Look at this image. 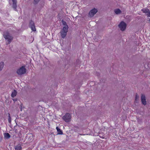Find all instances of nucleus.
I'll return each mask as SVG.
<instances>
[{"label": "nucleus", "mask_w": 150, "mask_h": 150, "mask_svg": "<svg viewBox=\"0 0 150 150\" xmlns=\"http://www.w3.org/2000/svg\"><path fill=\"white\" fill-rule=\"evenodd\" d=\"M4 38L7 41L6 42L7 45L9 44L13 39V37L8 32L4 33Z\"/></svg>", "instance_id": "1"}, {"label": "nucleus", "mask_w": 150, "mask_h": 150, "mask_svg": "<svg viewBox=\"0 0 150 150\" xmlns=\"http://www.w3.org/2000/svg\"><path fill=\"white\" fill-rule=\"evenodd\" d=\"M68 28V26H66V27H63L61 30L60 33L61 36L62 38H64L66 36Z\"/></svg>", "instance_id": "2"}, {"label": "nucleus", "mask_w": 150, "mask_h": 150, "mask_svg": "<svg viewBox=\"0 0 150 150\" xmlns=\"http://www.w3.org/2000/svg\"><path fill=\"white\" fill-rule=\"evenodd\" d=\"M71 116L69 113H66L63 117V119L66 122H69L71 121Z\"/></svg>", "instance_id": "3"}, {"label": "nucleus", "mask_w": 150, "mask_h": 150, "mask_svg": "<svg viewBox=\"0 0 150 150\" xmlns=\"http://www.w3.org/2000/svg\"><path fill=\"white\" fill-rule=\"evenodd\" d=\"M26 70L25 67L22 66L17 70V73L18 75H21L25 74L26 72Z\"/></svg>", "instance_id": "4"}, {"label": "nucleus", "mask_w": 150, "mask_h": 150, "mask_svg": "<svg viewBox=\"0 0 150 150\" xmlns=\"http://www.w3.org/2000/svg\"><path fill=\"white\" fill-rule=\"evenodd\" d=\"M127 25L123 21L121 22L118 25L119 27L122 31H124L126 28Z\"/></svg>", "instance_id": "5"}, {"label": "nucleus", "mask_w": 150, "mask_h": 150, "mask_svg": "<svg viewBox=\"0 0 150 150\" xmlns=\"http://www.w3.org/2000/svg\"><path fill=\"white\" fill-rule=\"evenodd\" d=\"M98 11L96 9L93 8L91 10L89 13L88 16L90 17H93L97 12Z\"/></svg>", "instance_id": "6"}, {"label": "nucleus", "mask_w": 150, "mask_h": 150, "mask_svg": "<svg viewBox=\"0 0 150 150\" xmlns=\"http://www.w3.org/2000/svg\"><path fill=\"white\" fill-rule=\"evenodd\" d=\"M29 25L31 29L33 31H36V28L35 24L33 21H31L29 22Z\"/></svg>", "instance_id": "7"}, {"label": "nucleus", "mask_w": 150, "mask_h": 150, "mask_svg": "<svg viewBox=\"0 0 150 150\" xmlns=\"http://www.w3.org/2000/svg\"><path fill=\"white\" fill-rule=\"evenodd\" d=\"M142 11L144 13H146L147 17H150V12L148 8H144L142 10Z\"/></svg>", "instance_id": "8"}, {"label": "nucleus", "mask_w": 150, "mask_h": 150, "mask_svg": "<svg viewBox=\"0 0 150 150\" xmlns=\"http://www.w3.org/2000/svg\"><path fill=\"white\" fill-rule=\"evenodd\" d=\"M13 2L12 7L15 11H16L17 6V0H12Z\"/></svg>", "instance_id": "9"}, {"label": "nucleus", "mask_w": 150, "mask_h": 150, "mask_svg": "<svg viewBox=\"0 0 150 150\" xmlns=\"http://www.w3.org/2000/svg\"><path fill=\"white\" fill-rule=\"evenodd\" d=\"M141 101L142 103L144 105L146 104V101L145 97L144 95H142L141 96Z\"/></svg>", "instance_id": "10"}, {"label": "nucleus", "mask_w": 150, "mask_h": 150, "mask_svg": "<svg viewBox=\"0 0 150 150\" xmlns=\"http://www.w3.org/2000/svg\"><path fill=\"white\" fill-rule=\"evenodd\" d=\"M17 92L16 91L14 90L12 92V93L11 94V96L12 97L14 98L17 95Z\"/></svg>", "instance_id": "11"}, {"label": "nucleus", "mask_w": 150, "mask_h": 150, "mask_svg": "<svg viewBox=\"0 0 150 150\" xmlns=\"http://www.w3.org/2000/svg\"><path fill=\"white\" fill-rule=\"evenodd\" d=\"M56 129L57 130L58 133L59 134H63L62 132V131L61 129H60L59 128L57 127H56Z\"/></svg>", "instance_id": "12"}, {"label": "nucleus", "mask_w": 150, "mask_h": 150, "mask_svg": "<svg viewBox=\"0 0 150 150\" xmlns=\"http://www.w3.org/2000/svg\"><path fill=\"white\" fill-rule=\"evenodd\" d=\"M15 150H21L22 147L21 145H18L15 147Z\"/></svg>", "instance_id": "13"}, {"label": "nucleus", "mask_w": 150, "mask_h": 150, "mask_svg": "<svg viewBox=\"0 0 150 150\" xmlns=\"http://www.w3.org/2000/svg\"><path fill=\"white\" fill-rule=\"evenodd\" d=\"M114 12L116 14H118L121 13V11L119 9H116L115 10Z\"/></svg>", "instance_id": "14"}, {"label": "nucleus", "mask_w": 150, "mask_h": 150, "mask_svg": "<svg viewBox=\"0 0 150 150\" xmlns=\"http://www.w3.org/2000/svg\"><path fill=\"white\" fill-rule=\"evenodd\" d=\"M4 66V63L3 62H0V71L1 70Z\"/></svg>", "instance_id": "15"}, {"label": "nucleus", "mask_w": 150, "mask_h": 150, "mask_svg": "<svg viewBox=\"0 0 150 150\" xmlns=\"http://www.w3.org/2000/svg\"><path fill=\"white\" fill-rule=\"evenodd\" d=\"M4 137L8 139L10 137V134L8 133H6L4 134Z\"/></svg>", "instance_id": "16"}, {"label": "nucleus", "mask_w": 150, "mask_h": 150, "mask_svg": "<svg viewBox=\"0 0 150 150\" xmlns=\"http://www.w3.org/2000/svg\"><path fill=\"white\" fill-rule=\"evenodd\" d=\"M62 25L64 26V27H66V26H68L65 21H64L63 20H62Z\"/></svg>", "instance_id": "17"}, {"label": "nucleus", "mask_w": 150, "mask_h": 150, "mask_svg": "<svg viewBox=\"0 0 150 150\" xmlns=\"http://www.w3.org/2000/svg\"><path fill=\"white\" fill-rule=\"evenodd\" d=\"M8 121L9 123H10L11 122V117L10 116V114H8Z\"/></svg>", "instance_id": "18"}, {"label": "nucleus", "mask_w": 150, "mask_h": 150, "mask_svg": "<svg viewBox=\"0 0 150 150\" xmlns=\"http://www.w3.org/2000/svg\"><path fill=\"white\" fill-rule=\"evenodd\" d=\"M40 0H34V4H37Z\"/></svg>", "instance_id": "19"}, {"label": "nucleus", "mask_w": 150, "mask_h": 150, "mask_svg": "<svg viewBox=\"0 0 150 150\" xmlns=\"http://www.w3.org/2000/svg\"><path fill=\"white\" fill-rule=\"evenodd\" d=\"M137 99H138L137 97V96H136V100H137Z\"/></svg>", "instance_id": "20"}, {"label": "nucleus", "mask_w": 150, "mask_h": 150, "mask_svg": "<svg viewBox=\"0 0 150 150\" xmlns=\"http://www.w3.org/2000/svg\"><path fill=\"white\" fill-rule=\"evenodd\" d=\"M14 100V101H16V100Z\"/></svg>", "instance_id": "21"}]
</instances>
